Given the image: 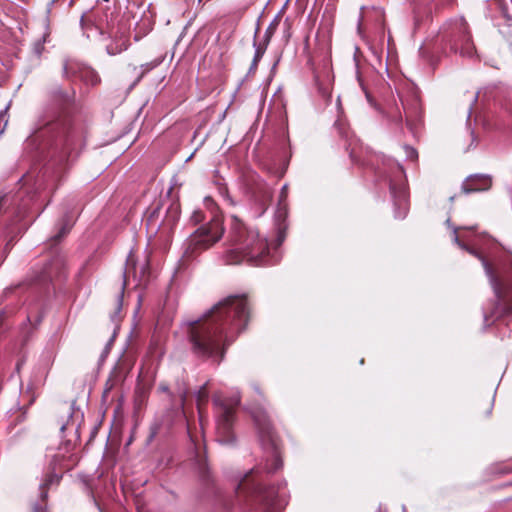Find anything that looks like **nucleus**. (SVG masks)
Segmentation results:
<instances>
[{
    "label": "nucleus",
    "mask_w": 512,
    "mask_h": 512,
    "mask_svg": "<svg viewBox=\"0 0 512 512\" xmlns=\"http://www.w3.org/2000/svg\"><path fill=\"white\" fill-rule=\"evenodd\" d=\"M216 414L217 441L221 444L232 445L235 442L233 424L235 412L240 404V395L237 392L231 398H226L222 393H216L213 397Z\"/></svg>",
    "instance_id": "nucleus-6"
},
{
    "label": "nucleus",
    "mask_w": 512,
    "mask_h": 512,
    "mask_svg": "<svg viewBox=\"0 0 512 512\" xmlns=\"http://www.w3.org/2000/svg\"><path fill=\"white\" fill-rule=\"evenodd\" d=\"M171 212L175 214V216L178 214V208L175 206V207H171Z\"/></svg>",
    "instance_id": "nucleus-43"
},
{
    "label": "nucleus",
    "mask_w": 512,
    "mask_h": 512,
    "mask_svg": "<svg viewBox=\"0 0 512 512\" xmlns=\"http://www.w3.org/2000/svg\"><path fill=\"white\" fill-rule=\"evenodd\" d=\"M477 98H478V94H476V95L474 96V100H473V101L475 102V101L477 100Z\"/></svg>",
    "instance_id": "nucleus-50"
},
{
    "label": "nucleus",
    "mask_w": 512,
    "mask_h": 512,
    "mask_svg": "<svg viewBox=\"0 0 512 512\" xmlns=\"http://www.w3.org/2000/svg\"><path fill=\"white\" fill-rule=\"evenodd\" d=\"M381 175L388 181L396 206L395 217L404 218L408 211L406 175L403 167L392 159L383 160Z\"/></svg>",
    "instance_id": "nucleus-8"
},
{
    "label": "nucleus",
    "mask_w": 512,
    "mask_h": 512,
    "mask_svg": "<svg viewBox=\"0 0 512 512\" xmlns=\"http://www.w3.org/2000/svg\"><path fill=\"white\" fill-rule=\"evenodd\" d=\"M46 37H47V34H45L43 37H42V42H37L36 45H35V50L38 54L41 53L42 49H43V44L46 42Z\"/></svg>",
    "instance_id": "nucleus-31"
},
{
    "label": "nucleus",
    "mask_w": 512,
    "mask_h": 512,
    "mask_svg": "<svg viewBox=\"0 0 512 512\" xmlns=\"http://www.w3.org/2000/svg\"><path fill=\"white\" fill-rule=\"evenodd\" d=\"M253 389H254V391H255L257 394H259V395L261 394V392H260V388H259L257 385H253Z\"/></svg>",
    "instance_id": "nucleus-42"
},
{
    "label": "nucleus",
    "mask_w": 512,
    "mask_h": 512,
    "mask_svg": "<svg viewBox=\"0 0 512 512\" xmlns=\"http://www.w3.org/2000/svg\"><path fill=\"white\" fill-rule=\"evenodd\" d=\"M63 262L59 257L54 258L50 263H48L41 274L38 276V280L40 282H45L47 280H51L55 275L58 274L59 269L62 267Z\"/></svg>",
    "instance_id": "nucleus-14"
},
{
    "label": "nucleus",
    "mask_w": 512,
    "mask_h": 512,
    "mask_svg": "<svg viewBox=\"0 0 512 512\" xmlns=\"http://www.w3.org/2000/svg\"><path fill=\"white\" fill-rule=\"evenodd\" d=\"M147 270V263H144L139 267L138 271V268L134 263L133 256L130 254L127 258L126 267L124 271L125 282L132 276L134 279L138 281L139 285L142 284L146 280Z\"/></svg>",
    "instance_id": "nucleus-13"
},
{
    "label": "nucleus",
    "mask_w": 512,
    "mask_h": 512,
    "mask_svg": "<svg viewBox=\"0 0 512 512\" xmlns=\"http://www.w3.org/2000/svg\"><path fill=\"white\" fill-rule=\"evenodd\" d=\"M257 66H258V63H255L254 61H252L251 66L249 68V73H254L257 69Z\"/></svg>",
    "instance_id": "nucleus-37"
},
{
    "label": "nucleus",
    "mask_w": 512,
    "mask_h": 512,
    "mask_svg": "<svg viewBox=\"0 0 512 512\" xmlns=\"http://www.w3.org/2000/svg\"><path fill=\"white\" fill-rule=\"evenodd\" d=\"M287 196V185H284L281 189V199H284Z\"/></svg>",
    "instance_id": "nucleus-38"
},
{
    "label": "nucleus",
    "mask_w": 512,
    "mask_h": 512,
    "mask_svg": "<svg viewBox=\"0 0 512 512\" xmlns=\"http://www.w3.org/2000/svg\"><path fill=\"white\" fill-rule=\"evenodd\" d=\"M121 299H122V296L120 297L119 301H121ZM120 308H121V302H119L118 310H120Z\"/></svg>",
    "instance_id": "nucleus-48"
},
{
    "label": "nucleus",
    "mask_w": 512,
    "mask_h": 512,
    "mask_svg": "<svg viewBox=\"0 0 512 512\" xmlns=\"http://www.w3.org/2000/svg\"><path fill=\"white\" fill-rule=\"evenodd\" d=\"M450 222H451V220H450V218H448V219L446 220V224H447L448 226H450Z\"/></svg>",
    "instance_id": "nucleus-47"
},
{
    "label": "nucleus",
    "mask_w": 512,
    "mask_h": 512,
    "mask_svg": "<svg viewBox=\"0 0 512 512\" xmlns=\"http://www.w3.org/2000/svg\"><path fill=\"white\" fill-rule=\"evenodd\" d=\"M185 331L189 334L195 353L202 356L224 357L225 345L230 344L234 336L230 328L220 322H185Z\"/></svg>",
    "instance_id": "nucleus-5"
},
{
    "label": "nucleus",
    "mask_w": 512,
    "mask_h": 512,
    "mask_svg": "<svg viewBox=\"0 0 512 512\" xmlns=\"http://www.w3.org/2000/svg\"><path fill=\"white\" fill-rule=\"evenodd\" d=\"M205 219V216L203 215V213L199 210L197 211H194L192 216H191V220L195 223H199L201 222L202 220Z\"/></svg>",
    "instance_id": "nucleus-27"
},
{
    "label": "nucleus",
    "mask_w": 512,
    "mask_h": 512,
    "mask_svg": "<svg viewBox=\"0 0 512 512\" xmlns=\"http://www.w3.org/2000/svg\"><path fill=\"white\" fill-rule=\"evenodd\" d=\"M139 307H140V297H138L136 307L134 308V312H133L134 317L136 316Z\"/></svg>",
    "instance_id": "nucleus-39"
},
{
    "label": "nucleus",
    "mask_w": 512,
    "mask_h": 512,
    "mask_svg": "<svg viewBox=\"0 0 512 512\" xmlns=\"http://www.w3.org/2000/svg\"><path fill=\"white\" fill-rule=\"evenodd\" d=\"M70 230V226L69 225H64L60 232L57 233L54 237H53V241L54 242H58L64 235H66L68 233V231Z\"/></svg>",
    "instance_id": "nucleus-26"
},
{
    "label": "nucleus",
    "mask_w": 512,
    "mask_h": 512,
    "mask_svg": "<svg viewBox=\"0 0 512 512\" xmlns=\"http://www.w3.org/2000/svg\"><path fill=\"white\" fill-rule=\"evenodd\" d=\"M22 365V361H19L16 365V370L19 371Z\"/></svg>",
    "instance_id": "nucleus-45"
},
{
    "label": "nucleus",
    "mask_w": 512,
    "mask_h": 512,
    "mask_svg": "<svg viewBox=\"0 0 512 512\" xmlns=\"http://www.w3.org/2000/svg\"><path fill=\"white\" fill-rule=\"evenodd\" d=\"M61 477V471L57 472L55 467L45 476L43 482L40 484V496L42 500H45L47 497V489L54 484H58Z\"/></svg>",
    "instance_id": "nucleus-15"
},
{
    "label": "nucleus",
    "mask_w": 512,
    "mask_h": 512,
    "mask_svg": "<svg viewBox=\"0 0 512 512\" xmlns=\"http://www.w3.org/2000/svg\"><path fill=\"white\" fill-rule=\"evenodd\" d=\"M63 73L67 78L76 76L84 83L91 86L100 82L98 74L92 68L75 61H66L63 66Z\"/></svg>",
    "instance_id": "nucleus-11"
},
{
    "label": "nucleus",
    "mask_w": 512,
    "mask_h": 512,
    "mask_svg": "<svg viewBox=\"0 0 512 512\" xmlns=\"http://www.w3.org/2000/svg\"><path fill=\"white\" fill-rule=\"evenodd\" d=\"M224 228L221 220L212 216L208 223L200 226L184 243L183 261L194 258L210 248L223 236Z\"/></svg>",
    "instance_id": "nucleus-7"
},
{
    "label": "nucleus",
    "mask_w": 512,
    "mask_h": 512,
    "mask_svg": "<svg viewBox=\"0 0 512 512\" xmlns=\"http://www.w3.org/2000/svg\"><path fill=\"white\" fill-rule=\"evenodd\" d=\"M320 93L323 95V97L329 99L331 97L330 93L326 89H319Z\"/></svg>",
    "instance_id": "nucleus-36"
},
{
    "label": "nucleus",
    "mask_w": 512,
    "mask_h": 512,
    "mask_svg": "<svg viewBox=\"0 0 512 512\" xmlns=\"http://www.w3.org/2000/svg\"><path fill=\"white\" fill-rule=\"evenodd\" d=\"M223 200L226 205L234 207L236 205V202L233 200V198L229 195L228 191H221Z\"/></svg>",
    "instance_id": "nucleus-25"
},
{
    "label": "nucleus",
    "mask_w": 512,
    "mask_h": 512,
    "mask_svg": "<svg viewBox=\"0 0 512 512\" xmlns=\"http://www.w3.org/2000/svg\"><path fill=\"white\" fill-rule=\"evenodd\" d=\"M489 326H490V325H485V326L483 327V329H484V330H486Z\"/></svg>",
    "instance_id": "nucleus-53"
},
{
    "label": "nucleus",
    "mask_w": 512,
    "mask_h": 512,
    "mask_svg": "<svg viewBox=\"0 0 512 512\" xmlns=\"http://www.w3.org/2000/svg\"><path fill=\"white\" fill-rule=\"evenodd\" d=\"M401 103L403 105L404 111L406 113V123L408 126L411 125V116L417 115L419 113V104L417 100H414L411 106H408L402 98H400Z\"/></svg>",
    "instance_id": "nucleus-18"
},
{
    "label": "nucleus",
    "mask_w": 512,
    "mask_h": 512,
    "mask_svg": "<svg viewBox=\"0 0 512 512\" xmlns=\"http://www.w3.org/2000/svg\"><path fill=\"white\" fill-rule=\"evenodd\" d=\"M186 395H187V391L186 390H183V391L179 392V396H180V400H181V405H184V402H185V399H186Z\"/></svg>",
    "instance_id": "nucleus-33"
},
{
    "label": "nucleus",
    "mask_w": 512,
    "mask_h": 512,
    "mask_svg": "<svg viewBox=\"0 0 512 512\" xmlns=\"http://www.w3.org/2000/svg\"><path fill=\"white\" fill-rule=\"evenodd\" d=\"M451 2H452V0H445L446 4H450Z\"/></svg>",
    "instance_id": "nucleus-49"
},
{
    "label": "nucleus",
    "mask_w": 512,
    "mask_h": 512,
    "mask_svg": "<svg viewBox=\"0 0 512 512\" xmlns=\"http://www.w3.org/2000/svg\"><path fill=\"white\" fill-rule=\"evenodd\" d=\"M406 157L411 160H416L418 158L417 151L411 146L404 147Z\"/></svg>",
    "instance_id": "nucleus-23"
},
{
    "label": "nucleus",
    "mask_w": 512,
    "mask_h": 512,
    "mask_svg": "<svg viewBox=\"0 0 512 512\" xmlns=\"http://www.w3.org/2000/svg\"><path fill=\"white\" fill-rule=\"evenodd\" d=\"M11 316H12V315H11L10 313H7V314L5 315V317H7V318H8V317H11Z\"/></svg>",
    "instance_id": "nucleus-51"
},
{
    "label": "nucleus",
    "mask_w": 512,
    "mask_h": 512,
    "mask_svg": "<svg viewBox=\"0 0 512 512\" xmlns=\"http://www.w3.org/2000/svg\"><path fill=\"white\" fill-rule=\"evenodd\" d=\"M448 25L445 38L449 42L451 50L463 57L472 58L476 50L464 18L454 19Z\"/></svg>",
    "instance_id": "nucleus-10"
},
{
    "label": "nucleus",
    "mask_w": 512,
    "mask_h": 512,
    "mask_svg": "<svg viewBox=\"0 0 512 512\" xmlns=\"http://www.w3.org/2000/svg\"><path fill=\"white\" fill-rule=\"evenodd\" d=\"M463 229L467 228L452 226L453 241L461 249L466 250L468 253L476 256L481 260L485 269V273L489 278L490 284L497 299V305L491 314V317H495L496 320L503 317H512V303L509 300L510 294H512V283L508 275L506 272H496L486 259L478 254L475 249L469 247V244H474V241L463 234H459V230ZM468 229L474 230L475 227L472 226Z\"/></svg>",
    "instance_id": "nucleus-4"
},
{
    "label": "nucleus",
    "mask_w": 512,
    "mask_h": 512,
    "mask_svg": "<svg viewBox=\"0 0 512 512\" xmlns=\"http://www.w3.org/2000/svg\"><path fill=\"white\" fill-rule=\"evenodd\" d=\"M38 143V149L52 150V157L64 162L82 144V131L73 120L64 114L47 111L39 116L26 145Z\"/></svg>",
    "instance_id": "nucleus-2"
},
{
    "label": "nucleus",
    "mask_w": 512,
    "mask_h": 512,
    "mask_svg": "<svg viewBox=\"0 0 512 512\" xmlns=\"http://www.w3.org/2000/svg\"><path fill=\"white\" fill-rule=\"evenodd\" d=\"M273 103L275 104L277 101L279 102V106L281 109H285V103L282 99V95L279 93V94H275L273 96V99H272Z\"/></svg>",
    "instance_id": "nucleus-30"
},
{
    "label": "nucleus",
    "mask_w": 512,
    "mask_h": 512,
    "mask_svg": "<svg viewBox=\"0 0 512 512\" xmlns=\"http://www.w3.org/2000/svg\"><path fill=\"white\" fill-rule=\"evenodd\" d=\"M159 390H160L161 392H165V393H167V392H169V387H168V385H167V384L162 383V384H160V386H159Z\"/></svg>",
    "instance_id": "nucleus-34"
},
{
    "label": "nucleus",
    "mask_w": 512,
    "mask_h": 512,
    "mask_svg": "<svg viewBox=\"0 0 512 512\" xmlns=\"http://www.w3.org/2000/svg\"><path fill=\"white\" fill-rule=\"evenodd\" d=\"M119 330V326H115L114 329H113V334L112 336L109 338L108 342L106 343L105 345V348L100 356V360L101 361H104V359L107 357L109 351H110V348L114 342V339L116 337V334H117V331Z\"/></svg>",
    "instance_id": "nucleus-22"
},
{
    "label": "nucleus",
    "mask_w": 512,
    "mask_h": 512,
    "mask_svg": "<svg viewBox=\"0 0 512 512\" xmlns=\"http://www.w3.org/2000/svg\"><path fill=\"white\" fill-rule=\"evenodd\" d=\"M83 22H84V16H82L81 18V24L83 25Z\"/></svg>",
    "instance_id": "nucleus-52"
},
{
    "label": "nucleus",
    "mask_w": 512,
    "mask_h": 512,
    "mask_svg": "<svg viewBox=\"0 0 512 512\" xmlns=\"http://www.w3.org/2000/svg\"><path fill=\"white\" fill-rule=\"evenodd\" d=\"M214 317L227 320H249L252 312L245 296H229L207 309L196 320H209Z\"/></svg>",
    "instance_id": "nucleus-9"
},
{
    "label": "nucleus",
    "mask_w": 512,
    "mask_h": 512,
    "mask_svg": "<svg viewBox=\"0 0 512 512\" xmlns=\"http://www.w3.org/2000/svg\"><path fill=\"white\" fill-rule=\"evenodd\" d=\"M73 97H74V93L69 94V93H62V92H59V95L57 96V98H59V100H62L64 104L71 103L73 100Z\"/></svg>",
    "instance_id": "nucleus-24"
},
{
    "label": "nucleus",
    "mask_w": 512,
    "mask_h": 512,
    "mask_svg": "<svg viewBox=\"0 0 512 512\" xmlns=\"http://www.w3.org/2000/svg\"><path fill=\"white\" fill-rule=\"evenodd\" d=\"M100 512H103V511L100 509Z\"/></svg>",
    "instance_id": "nucleus-54"
},
{
    "label": "nucleus",
    "mask_w": 512,
    "mask_h": 512,
    "mask_svg": "<svg viewBox=\"0 0 512 512\" xmlns=\"http://www.w3.org/2000/svg\"><path fill=\"white\" fill-rule=\"evenodd\" d=\"M199 469L202 474H204V464L202 463V460L199 458L198 460Z\"/></svg>",
    "instance_id": "nucleus-40"
},
{
    "label": "nucleus",
    "mask_w": 512,
    "mask_h": 512,
    "mask_svg": "<svg viewBox=\"0 0 512 512\" xmlns=\"http://www.w3.org/2000/svg\"><path fill=\"white\" fill-rule=\"evenodd\" d=\"M129 45V40L124 33L119 36L115 35V39L106 46V50L110 55H116L126 50Z\"/></svg>",
    "instance_id": "nucleus-16"
},
{
    "label": "nucleus",
    "mask_w": 512,
    "mask_h": 512,
    "mask_svg": "<svg viewBox=\"0 0 512 512\" xmlns=\"http://www.w3.org/2000/svg\"><path fill=\"white\" fill-rule=\"evenodd\" d=\"M391 121L395 124L400 125L402 123V116L400 111L397 109V112L390 116Z\"/></svg>",
    "instance_id": "nucleus-29"
},
{
    "label": "nucleus",
    "mask_w": 512,
    "mask_h": 512,
    "mask_svg": "<svg viewBox=\"0 0 512 512\" xmlns=\"http://www.w3.org/2000/svg\"><path fill=\"white\" fill-rule=\"evenodd\" d=\"M258 431L260 444L266 453L265 466H257L246 473L240 480L236 493L239 508L242 512H280L285 502V492L281 491L282 483L277 487H266L268 474L282 467L279 440L266 410L255 406L250 410Z\"/></svg>",
    "instance_id": "nucleus-1"
},
{
    "label": "nucleus",
    "mask_w": 512,
    "mask_h": 512,
    "mask_svg": "<svg viewBox=\"0 0 512 512\" xmlns=\"http://www.w3.org/2000/svg\"><path fill=\"white\" fill-rule=\"evenodd\" d=\"M208 392H207V383L200 387V389L196 392V400L199 412L201 413V405L202 403L207 402Z\"/></svg>",
    "instance_id": "nucleus-21"
},
{
    "label": "nucleus",
    "mask_w": 512,
    "mask_h": 512,
    "mask_svg": "<svg viewBox=\"0 0 512 512\" xmlns=\"http://www.w3.org/2000/svg\"><path fill=\"white\" fill-rule=\"evenodd\" d=\"M67 418H68L67 421L62 422L60 425V431L62 433H64L66 430H69V429H74L75 431L77 430V425L74 421V412H73L71 406L68 408Z\"/></svg>",
    "instance_id": "nucleus-19"
},
{
    "label": "nucleus",
    "mask_w": 512,
    "mask_h": 512,
    "mask_svg": "<svg viewBox=\"0 0 512 512\" xmlns=\"http://www.w3.org/2000/svg\"><path fill=\"white\" fill-rule=\"evenodd\" d=\"M228 238L231 248L224 255L226 264L245 261L259 266L275 264L280 260L277 249L284 241L282 233L278 235L277 245L271 251L266 239L255 228L245 225L236 215H231Z\"/></svg>",
    "instance_id": "nucleus-3"
},
{
    "label": "nucleus",
    "mask_w": 512,
    "mask_h": 512,
    "mask_svg": "<svg viewBox=\"0 0 512 512\" xmlns=\"http://www.w3.org/2000/svg\"><path fill=\"white\" fill-rule=\"evenodd\" d=\"M265 198H266V199H270V198H271V193H270V191H269V190H267V191L265 192Z\"/></svg>",
    "instance_id": "nucleus-44"
},
{
    "label": "nucleus",
    "mask_w": 512,
    "mask_h": 512,
    "mask_svg": "<svg viewBox=\"0 0 512 512\" xmlns=\"http://www.w3.org/2000/svg\"><path fill=\"white\" fill-rule=\"evenodd\" d=\"M491 178L487 175H474L468 177L462 184V191L466 194L488 190L491 187Z\"/></svg>",
    "instance_id": "nucleus-12"
},
{
    "label": "nucleus",
    "mask_w": 512,
    "mask_h": 512,
    "mask_svg": "<svg viewBox=\"0 0 512 512\" xmlns=\"http://www.w3.org/2000/svg\"><path fill=\"white\" fill-rule=\"evenodd\" d=\"M160 61H154V62H151V63H146L144 65H142L141 67L143 68V72H142V75L148 71H150L151 69H153L154 67H156L157 65H159Z\"/></svg>",
    "instance_id": "nucleus-28"
},
{
    "label": "nucleus",
    "mask_w": 512,
    "mask_h": 512,
    "mask_svg": "<svg viewBox=\"0 0 512 512\" xmlns=\"http://www.w3.org/2000/svg\"><path fill=\"white\" fill-rule=\"evenodd\" d=\"M188 433H189V436H190L191 441L193 442V444H194V446H195V449L198 451V450L200 449V446H199V443H198V441H197V439H196V436H194V435L191 433V431H190V429H189V428H188Z\"/></svg>",
    "instance_id": "nucleus-32"
},
{
    "label": "nucleus",
    "mask_w": 512,
    "mask_h": 512,
    "mask_svg": "<svg viewBox=\"0 0 512 512\" xmlns=\"http://www.w3.org/2000/svg\"><path fill=\"white\" fill-rule=\"evenodd\" d=\"M365 94H366V97H367L368 101H371V100H370V95H369V93H368V92H365Z\"/></svg>",
    "instance_id": "nucleus-46"
},
{
    "label": "nucleus",
    "mask_w": 512,
    "mask_h": 512,
    "mask_svg": "<svg viewBox=\"0 0 512 512\" xmlns=\"http://www.w3.org/2000/svg\"><path fill=\"white\" fill-rule=\"evenodd\" d=\"M205 203H206L207 206L208 205H212L213 204V200L211 198H206L205 199Z\"/></svg>",
    "instance_id": "nucleus-41"
},
{
    "label": "nucleus",
    "mask_w": 512,
    "mask_h": 512,
    "mask_svg": "<svg viewBox=\"0 0 512 512\" xmlns=\"http://www.w3.org/2000/svg\"><path fill=\"white\" fill-rule=\"evenodd\" d=\"M27 313V320H42L47 316L46 306L43 304L42 301L30 303L27 308Z\"/></svg>",
    "instance_id": "nucleus-17"
},
{
    "label": "nucleus",
    "mask_w": 512,
    "mask_h": 512,
    "mask_svg": "<svg viewBox=\"0 0 512 512\" xmlns=\"http://www.w3.org/2000/svg\"><path fill=\"white\" fill-rule=\"evenodd\" d=\"M33 512H46V510L41 505H35L34 508H33Z\"/></svg>",
    "instance_id": "nucleus-35"
},
{
    "label": "nucleus",
    "mask_w": 512,
    "mask_h": 512,
    "mask_svg": "<svg viewBox=\"0 0 512 512\" xmlns=\"http://www.w3.org/2000/svg\"><path fill=\"white\" fill-rule=\"evenodd\" d=\"M268 41H269V35H267L263 44H256V42H254L255 53H254V57H253L252 61H254L255 63H259V61L262 59V57L266 51V46H267Z\"/></svg>",
    "instance_id": "nucleus-20"
}]
</instances>
